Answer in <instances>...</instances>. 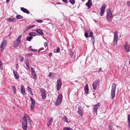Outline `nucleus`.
<instances>
[{
	"instance_id": "obj_48",
	"label": "nucleus",
	"mask_w": 130,
	"mask_h": 130,
	"mask_svg": "<svg viewBox=\"0 0 130 130\" xmlns=\"http://www.w3.org/2000/svg\"><path fill=\"white\" fill-rule=\"evenodd\" d=\"M36 21L38 23H42L43 22L42 20H36Z\"/></svg>"
},
{
	"instance_id": "obj_9",
	"label": "nucleus",
	"mask_w": 130,
	"mask_h": 130,
	"mask_svg": "<svg viewBox=\"0 0 130 130\" xmlns=\"http://www.w3.org/2000/svg\"><path fill=\"white\" fill-rule=\"evenodd\" d=\"M125 51L127 52H129L130 50L129 45L127 43H125L124 45Z\"/></svg>"
},
{
	"instance_id": "obj_2",
	"label": "nucleus",
	"mask_w": 130,
	"mask_h": 130,
	"mask_svg": "<svg viewBox=\"0 0 130 130\" xmlns=\"http://www.w3.org/2000/svg\"><path fill=\"white\" fill-rule=\"evenodd\" d=\"M116 87V84L115 83H113L111 91V96L112 99L115 96Z\"/></svg>"
},
{
	"instance_id": "obj_23",
	"label": "nucleus",
	"mask_w": 130,
	"mask_h": 130,
	"mask_svg": "<svg viewBox=\"0 0 130 130\" xmlns=\"http://www.w3.org/2000/svg\"><path fill=\"white\" fill-rule=\"evenodd\" d=\"M113 124L112 123H110L109 126V129L110 130H114V128L113 126Z\"/></svg>"
},
{
	"instance_id": "obj_19",
	"label": "nucleus",
	"mask_w": 130,
	"mask_h": 130,
	"mask_svg": "<svg viewBox=\"0 0 130 130\" xmlns=\"http://www.w3.org/2000/svg\"><path fill=\"white\" fill-rule=\"evenodd\" d=\"M7 21L11 22H14L16 21V19L14 18H7L6 19Z\"/></svg>"
},
{
	"instance_id": "obj_17",
	"label": "nucleus",
	"mask_w": 130,
	"mask_h": 130,
	"mask_svg": "<svg viewBox=\"0 0 130 130\" xmlns=\"http://www.w3.org/2000/svg\"><path fill=\"white\" fill-rule=\"evenodd\" d=\"M21 91L22 94L24 95L25 94V91L24 87L22 85H21Z\"/></svg>"
},
{
	"instance_id": "obj_56",
	"label": "nucleus",
	"mask_w": 130,
	"mask_h": 130,
	"mask_svg": "<svg viewBox=\"0 0 130 130\" xmlns=\"http://www.w3.org/2000/svg\"><path fill=\"white\" fill-rule=\"evenodd\" d=\"M10 0H6V2H8Z\"/></svg>"
},
{
	"instance_id": "obj_40",
	"label": "nucleus",
	"mask_w": 130,
	"mask_h": 130,
	"mask_svg": "<svg viewBox=\"0 0 130 130\" xmlns=\"http://www.w3.org/2000/svg\"><path fill=\"white\" fill-rule=\"evenodd\" d=\"M69 1L70 3L72 5L74 4L75 3L74 0H69Z\"/></svg>"
},
{
	"instance_id": "obj_21",
	"label": "nucleus",
	"mask_w": 130,
	"mask_h": 130,
	"mask_svg": "<svg viewBox=\"0 0 130 130\" xmlns=\"http://www.w3.org/2000/svg\"><path fill=\"white\" fill-rule=\"evenodd\" d=\"M84 90L85 93L86 94H88L89 91V88L88 84H87L86 85V86Z\"/></svg>"
},
{
	"instance_id": "obj_52",
	"label": "nucleus",
	"mask_w": 130,
	"mask_h": 130,
	"mask_svg": "<svg viewBox=\"0 0 130 130\" xmlns=\"http://www.w3.org/2000/svg\"><path fill=\"white\" fill-rule=\"evenodd\" d=\"M62 1L65 3H67V0H62Z\"/></svg>"
},
{
	"instance_id": "obj_11",
	"label": "nucleus",
	"mask_w": 130,
	"mask_h": 130,
	"mask_svg": "<svg viewBox=\"0 0 130 130\" xmlns=\"http://www.w3.org/2000/svg\"><path fill=\"white\" fill-rule=\"evenodd\" d=\"M100 106L99 103H98L95 105H94L93 106V112L94 113L96 112L97 111L98 107Z\"/></svg>"
},
{
	"instance_id": "obj_37",
	"label": "nucleus",
	"mask_w": 130,
	"mask_h": 130,
	"mask_svg": "<svg viewBox=\"0 0 130 130\" xmlns=\"http://www.w3.org/2000/svg\"><path fill=\"white\" fill-rule=\"evenodd\" d=\"M32 39V37H27L26 38V40L29 41H30Z\"/></svg>"
},
{
	"instance_id": "obj_7",
	"label": "nucleus",
	"mask_w": 130,
	"mask_h": 130,
	"mask_svg": "<svg viewBox=\"0 0 130 130\" xmlns=\"http://www.w3.org/2000/svg\"><path fill=\"white\" fill-rule=\"evenodd\" d=\"M100 81L99 79L93 82L92 85L93 90H95L96 89Z\"/></svg>"
},
{
	"instance_id": "obj_35",
	"label": "nucleus",
	"mask_w": 130,
	"mask_h": 130,
	"mask_svg": "<svg viewBox=\"0 0 130 130\" xmlns=\"http://www.w3.org/2000/svg\"><path fill=\"white\" fill-rule=\"evenodd\" d=\"M91 37V39L92 40V44L94 45L95 43L94 38L93 36Z\"/></svg>"
},
{
	"instance_id": "obj_3",
	"label": "nucleus",
	"mask_w": 130,
	"mask_h": 130,
	"mask_svg": "<svg viewBox=\"0 0 130 130\" xmlns=\"http://www.w3.org/2000/svg\"><path fill=\"white\" fill-rule=\"evenodd\" d=\"M7 41L5 40H3L0 46V51L1 52L3 51L7 45Z\"/></svg>"
},
{
	"instance_id": "obj_29",
	"label": "nucleus",
	"mask_w": 130,
	"mask_h": 130,
	"mask_svg": "<svg viewBox=\"0 0 130 130\" xmlns=\"http://www.w3.org/2000/svg\"><path fill=\"white\" fill-rule=\"evenodd\" d=\"M21 35H19L17 39L16 40V41L20 43L21 40Z\"/></svg>"
},
{
	"instance_id": "obj_45",
	"label": "nucleus",
	"mask_w": 130,
	"mask_h": 130,
	"mask_svg": "<svg viewBox=\"0 0 130 130\" xmlns=\"http://www.w3.org/2000/svg\"><path fill=\"white\" fill-rule=\"evenodd\" d=\"M31 73L35 72L34 68L32 67L31 68Z\"/></svg>"
},
{
	"instance_id": "obj_15",
	"label": "nucleus",
	"mask_w": 130,
	"mask_h": 130,
	"mask_svg": "<svg viewBox=\"0 0 130 130\" xmlns=\"http://www.w3.org/2000/svg\"><path fill=\"white\" fill-rule=\"evenodd\" d=\"M86 4L89 8H90L92 5L91 0H88Z\"/></svg>"
},
{
	"instance_id": "obj_36",
	"label": "nucleus",
	"mask_w": 130,
	"mask_h": 130,
	"mask_svg": "<svg viewBox=\"0 0 130 130\" xmlns=\"http://www.w3.org/2000/svg\"><path fill=\"white\" fill-rule=\"evenodd\" d=\"M44 45L45 49V51H46V50L48 48V47L47 46V44L46 42H44Z\"/></svg>"
},
{
	"instance_id": "obj_12",
	"label": "nucleus",
	"mask_w": 130,
	"mask_h": 130,
	"mask_svg": "<svg viewBox=\"0 0 130 130\" xmlns=\"http://www.w3.org/2000/svg\"><path fill=\"white\" fill-rule=\"evenodd\" d=\"M78 114L81 116H82L83 115V109L82 108L81 106L80 105L78 106Z\"/></svg>"
},
{
	"instance_id": "obj_46",
	"label": "nucleus",
	"mask_w": 130,
	"mask_h": 130,
	"mask_svg": "<svg viewBox=\"0 0 130 130\" xmlns=\"http://www.w3.org/2000/svg\"><path fill=\"white\" fill-rule=\"evenodd\" d=\"M20 57V60L21 61H23V60L24 58L23 57L21 56Z\"/></svg>"
},
{
	"instance_id": "obj_47",
	"label": "nucleus",
	"mask_w": 130,
	"mask_h": 130,
	"mask_svg": "<svg viewBox=\"0 0 130 130\" xmlns=\"http://www.w3.org/2000/svg\"><path fill=\"white\" fill-rule=\"evenodd\" d=\"M85 36L86 38H87L88 37V34L86 32L85 34Z\"/></svg>"
},
{
	"instance_id": "obj_44",
	"label": "nucleus",
	"mask_w": 130,
	"mask_h": 130,
	"mask_svg": "<svg viewBox=\"0 0 130 130\" xmlns=\"http://www.w3.org/2000/svg\"><path fill=\"white\" fill-rule=\"evenodd\" d=\"M92 36H93V33L91 32H90L89 34V37H92Z\"/></svg>"
},
{
	"instance_id": "obj_16",
	"label": "nucleus",
	"mask_w": 130,
	"mask_h": 130,
	"mask_svg": "<svg viewBox=\"0 0 130 130\" xmlns=\"http://www.w3.org/2000/svg\"><path fill=\"white\" fill-rule=\"evenodd\" d=\"M53 122V119L51 117L49 118V121L47 124L48 127H49L52 124Z\"/></svg>"
},
{
	"instance_id": "obj_8",
	"label": "nucleus",
	"mask_w": 130,
	"mask_h": 130,
	"mask_svg": "<svg viewBox=\"0 0 130 130\" xmlns=\"http://www.w3.org/2000/svg\"><path fill=\"white\" fill-rule=\"evenodd\" d=\"M31 101V104L30 106V108L31 110H32L34 108L35 104V102L34 100L32 98H30Z\"/></svg>"
},
{
	"instance_id": "obj_49",
	"label": "nucleus",
	"mask_w": 130,
	"mask_h": 130,
	"mask_svg": "<svg viewBox=\"0 0 130 130\" xmlns=\"http://www.w3.org/2000/svg\"><path fill=\"white\" fill-rule=\"evenodd\" d=\"M60 49L59 48H58L56 50V52L58 53L59 52Z\"/></svg>"
},
{
	"instance_id": "obj_51",
	"label": "nucleus",
	"mask_w": 130,
	"mask_h": 130,
	"mask_svg": "<svg viewBox=\"0 0 130 130\" xmlns=\"http://www.w3.org/2000/svg\"><path fill=\"white\" fill-rule=\"evenodd\" d=\"M101 71H102V68H100L99 70L98 71V72H100Z\"/></svg>"
},
{
	"instance_id": "obj_18",
	"label": "nucleus",
	"mask_w": 130,
	"mask_h": 130,
	"mask_svg": "<svg viewBox=\"0 0 130 130\" xmlns=\"http://www.w3.org/2000/svg\"><path fill=\"white\" fill-rule=\"evenodd\" d=\"M13 71L15 77H16V79H18L19 78V76L18 72L14 70H13Z\"/></svg>"
},
{
	"instance_id": "obj_41",
	"label": "nucleus",
	"mask_w": 130,
	"mask_h": 130,
	"mask_svg": "<svg viewBox=\"0 0 130 130\" xmlns=\"http://www.w3.org/2000/svg\"><path fill=\"white\" fill-rule=\"evenodd\" d=\"M63 119L64 120V121L65 122H68V119L66 117L64 116L63 117Z\"/></svg>"
},
{
	"instance_id": "obj_4",
	"label": "nucleus",
	"mask_w": 130,
	"mask_h": 130,
	"mask_svg": "<svg viewBox=\"0 0 130 130\" xmlns=\"http://www.w3.org/2000/svg\"><path fill=\"white\" fill-rule=\"evenodd\" d=\"M62 100V95L61 94L58 95L57 97V100L55 103L56 106L59 105L61 103Z\"/></svg>"
},
{
	"instance_id": "obj_33",
	"label": "nucleus",
	"mask_w": 130,
	"mask_h": 130,
	"mask_svg": "<svg viewBox=\"0 0 130 130\" xmlns=\"http://www.w3.org/2000/svg\"><path fill=\"white\" fill-rule=\"evenodd\" d=\"M32 47L31 46H30L29 47V49L30 50L34 52H36L37 51V49H33L32 48Z\"/></svg>"
},
{
	"instance_id": "obj_20",
	"label": "nucleus",
	"mask_w": 130,
	"mask_h": 130,
	"mask_svg": "<svg viewBox=\"0 0 130 130\" xmlns=\"http://www.w3.org/2000/svg\"><path fill=\"white\" fill-rule=\"evenodd\" d=\"M21 10L23 11V12L27 14H28L29 13V11L28 10L23 8H21Z\"/></svg>"
},
{
	"instance_id": "obj_26",
	"label": "nucleus",
	"mask_w": 130,
	"mask_h": 130,
	"mask_svg": "<svg viewBox=\"0 0 130 130\" xmlns=\"http://www.w3.org/2000/svg\"><path fill=\"white\" fill-rule=\"evenodd\" d=\"M106 18L108 21L110 22L112 20V16H106Z\"/></svg>"
},
{
	"instance_id": "obj_27",
	"label": "nucleus",
	"mask_w": 130,
	"mask_h": 130,
	"mask_svg": "<svg viewBox=\"0 0 130 130\" xmlns=\"http://www.w3.org/2000/svg\"><path fill=\"white\" fill-rule=\"evenodd\" d=\"M128 124L129 128H130V115L129 114L128 116Z\"/></svg>"
},
{
	"instance_id": "obj_43",
	"label": "nucleus",
	"mask_w": 130,
	"mask_h": 130,
	"mask_svg": "<svg viewBox=\"0 0 130 130\" xmlns=\"http://www.w3.org/2000/svg\"><path fill=\"white\" fill-rule=\"evenodd\" d=\"M3 64L1 62V60H0V69H1V70L3 69V68L2 67V66Z\"/></svg>"
},
{
	"instance_id": "obj_10",
	"label": "nucleus",
	"mask_w": 130,
	"mask_h": 130,
	"mask_svg": "<svg viewBox=\"0 0 130 130\" xmlns=\"http://www.w3.org/2000/svg\"><path fill=\"white\" fill-rule=\"evenodd\" d=\"M106 5L105 4H104L103 5L102 7H101L100 9V11H101V16H102L103 14H104L105 11V7Z\"/></svg>"
},
{
	"instance_id": "obj_53",
	"label": "nucleus",
	"mask_w": 130,
	"mask_h": 130,
	"mask_svg": "<svg viewBox=\"0 0 130 130\" xmlns=\"http://www.w3.org/2000/svg\"><path fill=\"white\" fill-rule=\"evenodd\" d=\"M16 67L17 68H19V65L17 63V64H16Z\"/></svg>"
},
{
	"instance_id": "obj_32",
	"label": "nucleus",
	"mask_w": 130,
	"mask_h": 130,
	"mask_svg": "<svg viewBox=\"0 0 130 130\" xmlns=\"http://www.w3.org/2000/svg\"><path fill=\"white\" fill-rule=\"evenodd\" d=\"M29 35L30 36H35L37 35V34L36 32H30L29 34Z\"/></svg>"
},
{
	"instance_id": "obj_24",
	"label": "nucleus",
	"mask_w": 130,
	"mask_h": 130,
	"mask_svg": "<svg viewBox=\"0 0 130 130\" xmlns=\"http://www.w3.org/2000/svg\"><path fill=\"white\" fill-rule=\"evenodd\" d=\"M27 89L28 92L31 95H33L34 94L32 93V91H31V89L29 86H28Z\"/></svg>"
},
{
	"instance_id": "obj_42",
	"label": "nucleus",
	"mask_w": 130,
	"mask_h": 130,
	"mask_svg": "<svg viewBox=\"0 0 130 130\" xmlns=\"http://www.w3.org/2000/svg\"><path fill=\"white\" fill-rule=\"evenodd\" d=\"M69 52L70 55L71 56V58H72V57L73 56V52H72L71 51V50H70L69 51Z\"/></svg>"
},
{
	"instance_id": "obj_28",
	"label": "nucleus",
	"mask_w": 130,
	"mask_h": 130,
	"mask_svg": "<svg viewBox=\"0 0 130 130\" xmlns=\"http://www.w3.org/2000/svg\"><path fill=\"white\" fill-rule=\"evenodd\" d=\"M36 31L38 33V34L41 35H43V32L40 29H38L36 30Z\"/></svg>"
},
{
	"instance_id": "obj_6",
	"label": "nucleus",
	"mask_w": 130,
	"mask_h": 130,
	"mask_svg": "<svg viewBox=\"0 0 130 130\" xmlns=\"http://www.w3.org/2000/svg\"><path fill=\"white\" fill-rule=\"evenodd\" d=\"M56 87L57 91H59L61 88L62 85V82L60 79H58L57 81Z\"/></svg>"
},
{
	"instance_id": "obj_13",
	"label": "nucleus",
	"mask_w": 130,
	"mask_h": 130,
	"mask_svg": "<svg viewBox=\"0 0 130 130\" xmlns=\"http://www.w3.org/2000/svg\"><path fill=\"white\" fill-rule=\"evenodd\" d=\"M40 92L41 93V95L42 99H45L46 98V94L45 91L44 90H41Z\"/></svg>"
},
{
	"instance_id": "obj_14",
	"label": "nucleus",
	"mask_w": 130,
	"mask_h": 130,
	"mask_svg": "<svg viewBox=\"0 0 130 130\" xmlns=\"http://www.w3.org/2000/svg\"><path fill=\"white\" fill-rule=\"evenodd\" d=\"M106 16H112L111 10V9L108 8L106 10Z\"/></svg>"
},
{
	"instance_id": "obj_38",
	"label": "nucleus",
	"mask_w": 130,
	"mask_h": 130,
	"mask_svg": "<svg viewBox=\"0 0 130 130\" xmlns=\"http://www.w3.org/2000/svg\"><path fill=\"white\" fill-rule=\"evenodd\" d=\"M63 130H73V129L68 127H65L63 128Z\"/></svg>"
},
{
	"instance_id": "obj_1",
	"label": "nucleus",
	"mask_w": 130,
	"mask_h": 130,
	"mask_svg": "<svg viewBox=\"0 0 130 130\" xmlns=\"http://www.w3.org/2000/svg\"><path fill=\"white\" fill-rule=\"evenodd\" d=\"M28 120V123L29 124H31V121L30 118L28 116H24L23 118V121L22 123V127L24 129L26 130L27 128V120Z\"/></svg>"
},
{
	"instance_id": "obj_31",
	"label": "nucleus",
	"mask_w": 130,
	"mask_h": 130,
	"mask_svg": "<svg viewBox=\"0 0 130 130\" xmlns=\"http://www.w3.org/2000/svg\"><path fill=\"white\" fill-rule=\"evenodd\" d=\"M32 75L33 76L32 77L33 79H36L37 78V76L35 72L31 73Z\"/></svg>"
},
{
	"instance_id": "obj_5",
	"label": "nucleus",
	"mask_w": 130,
	"mask_h": 130,
	"mask_svg": "<svg viewBox=\"0 0 130 130\" xmlns=\"http://www.w3.org/2000/svg\"><path fill=\"white\" fill-rule=\"evenodd\" d=\"M118 39V36L117 31L115 32L114 34L113 45L117 46Z\"/></svg>"
},
{
	"instance_id": "obj_22",
	"label": "nucleus",
	"mask_w": 130,
	"mask_h": 130,
	"mask_svg": "<svg viewBox=\"0 0 130 130\" xmlns=\"http://www.w3.org/2000/svg\"><path fill=\"white\" fill-rule=\"evenodd\" d=\"M34 26H35V25H30L29 26H28L25 29V32H26V31H27V30H28L30 29V28H33Z\"/></svg>"
},
{
	"instance_id": "obj_50",
	"label": "nucleus",
	"mask_w": 130,
	"mask_h": 130,
	"mask_svg": "<svg viewBox=\"0 0 130 130\" xmlns=\"http://www.w3.org/2000/svg\"><path fill=\"white\" fill-rule=\"evenodd\" d=\"M127 5L130 7V2H127Z\"/></svg>"
},
{
	"instance_id": "obj_39",
	"label": "nucleus",
	"mask_w": 130,
	"mask_h": 130,
	"mask_svg": "<svg viewBox=\"0 0 130 130\" xmlns=\"http://www.w3.org/2000/svg\"><path fill=\"white\" fill-rule=\"evenodd\" d=\"M17 18L18 19H21L23 18V17L20 15H18L17 16Z\"/></svg>"
},
{
	"instance_id": "obj_25",
	"label": "nucleus",
	"mask_w": 130,
	"mask_h": 130,
	"mask_svg": "<svg viewBox=\"0 0 130 130\" xmlns=\"http://www.w3.org/2000/svg\"><path fill=\"white\" fill-rule=\"evenodd\" d=\"M55 74L53 73H50L48 75V76L51 78H53L54 77Z\"/></svg>"
},
{
	"instance_id": "obj_30",
	"label": "nucleus",
	"mask_w": 130,
	"mask_h": 130,
	"mask_svg": "<svg viewBox=\"0 0 130 130\" xmlns=\"http://www.w3.org/2000/svg\"><path fill=\"white\" fill-rule=\"evenodd\" d=\"M19 43V42L16 41H15L14 43L13 47H17L18 46Z\"/></svg>"
},
{
	"instance_id": "obj_54",
	"label": "nucleus",
	"mask_w": 130,
	"mask_h": 130,
	"mask_svg": "<svg viewBox=\"0 0 130 130\" xmlns=\"http://www.w3.org/2000/svg\"><path fill=\"white\" fill-rule=\"evenodd\" d=\"M52 55V53H50L49 54V56L50 57H51Z\"/></svg>"
},
{
	"instance_id": "obj_55",
	"label": "nucleus",
	"mask_w": 130,
	"mask_h": 130,
	"mask_svg": "<svg viewBox=\"0 0 130 130\" xmlns=\"http://www.w3.org/2000/svg\"><path fill=\"white\" fill-rule=\"evenodd\" d=\"M26 65L27 67H29V65L27 63H26Z\"/></svg>"
},
{
	"instance_id": "obj_34",
	"label": "nucleus",
	"mask_w": 130,
	"mask_h": 130,
	"mask_svg": "<svg viewBox=\"0 0 130 130\" xmlns=\"http://www.w3.org/2000/svg\"><path fill=\"white\" fill-rule=\"evenodd\" d=\"M12 89L13 92V93L14 94H15L16 93V89L15 88V86H12Z\"/></svg>"
}]
</instances>
